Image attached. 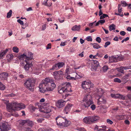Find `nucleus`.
<instances>
[{
    "label": "nucleus",
    "instance_id": "c9c22d12",
    "mask_svg": "<svg viewBox=\"0 0 131 131\" xmlns=\"http://www.w3.org/2000/svg\"><path fill=\"white\" fill-rule=\"evenodd\" d=\"M27 120L26 124L29 126H32L33 125L32 122L30 121L29 120Z\"/></svg>",
    "mask_w": 131,
    "mask_h": 131
},
{
    "label": "nucleus",
    "instance_id": "4468645a",
    "mask_svg": "<svg viewBox=\"0 0 131 131\" xmlns=\"http://www.w3.org/2000/svg\"><path fill=\"white\" fill-rule=\"evenodd\" d=\"M84 103L82 104V106L85 108H88L93 103L92 101H84Z\"/></svg>",
    "mask_w": 131,
    "mask_h": 131
},
{
    "label": "nucleus",
    "instance_id": "864d4df0",
    "mask_svg": "<svg viewBox=\"0 0 131 131\" xmlns=\"http://www.w3.org/2000/svg\"><path fill=\"white\" fill-rule=\"evenodd\" d=\"M30 109L31 110H32L31 111H34L37 109V108L31 105L30 106Z\"/></svg>",
    "mask_w": 131,
    "mask_h": 131
},
{
    "label": "nucleus",
    "instance_id": "f257e3e1",
    "mask_svg": "<svg viewBox=\"0 0 131 131\" xmlns=\"http://www.w3.org/2000/svg\"><path fill=\"white\" fill-rule=\"evenodd\" d=\"M54 81V80L47 78L43 80L39 84V91L42 93L52 91L56 86Z\"/></svg>",
    "mask_w": 131,
    "mask_h": 131
},
{
    "label": "nucleus",
    "instance_id": "a211bd4d",
    "mask_svg": "<svg viewBox=\"0 0 131 131\" xmlns=\"http://www.w3.org/2000/svg\"><path fill=\"white\" fill-rule=\"evenodd\" d=\"M129 76V74H127L122 77L121 79L122 82H123V84H125L128 81V79Z\"/></svg>",
    "mask_w": 131,
    "mask_h": 131
},
{
    "label": "nucleus",
    "instance_id": "338daca9",
    "mask_svg": "<svg viewBox=\"0 0 131 131\" xmlns=\"http://www.w3.org/2000/svg\"><path fill=\"white\" fill-rule=\"evenodd\" d=\"M44 119L43 118H40L38 119L37 120V121L39 123H41L42 121L44 120Z\"/></svg>",
    "mask_w": 131,
    "mask_h": 131
},
{
    "label": "nucleus",
    "instance_id": "f8f14e48",
    "mask_svg": "<svg viewBox=\"0 0 131 131\" xmlns=\"http://www.w3.org/2000/svg\"><path fill=\"white\" fill-rule=\"evenodd\" d=\"M106 99L102 96L99 97L98 99L97 102V104L100 105L101 104L105 103H106Z\"/></svg>",
    "mask_w": 131,
    "mask_h": 131
},
{
    "label": "nucleus",
    "instance_id": "5701e85b",
    "mask_svg": "<svg viewBox=\"0 0 131 131\" xmlns=\"http://www.w3.org/2000/svg\"><path fill=\"white\" fill-rule=\"evenodd\" d=\"M80 28V25L77 26L75 25L73 26L72 28L71 29L73 31H79Z\"/></svg>",
    "mask_w": 131,
    "mask_h": 131
},
{
    "label": "nucleus",
    "instance_id": "393cba45",
    "mask_svg": "<svg viewBox=\"0 0 131 131\" xmlns=\"http://www.w3.org/2000/svg\"><path fill=\"white\" fill-rule=\"evenodd\" d=\"M116 117L119 120H122L125 118V116L124 115H118L116 116Z\"/></svg>",
    "mask_w": 131,
    "mask_h": 131
},
{
    "label": "nucleus",
    "instance_id": "3c124183",
    "mask_svg": "<svg viewBox=\"0 0 131 131\" xmlns=\"http://www.w3.org/2000/svg\"><path fill=\"white\" fill-rule=\"evenodd\" d=\"M108 69V67L107 66H105L103 68V71L104 72H105L107 71Z\"/></svg>",
    "mask_w": 131,
    "mask_h": 131
},
{
    "label": "nucleus",
    "instance_id": "0e129e2a",
    "mask_svg": "<svg viewBox=\"0 0 131 131\" xmlns=\"http://www.w3.org/2000/svg\"><path fill=\"white\" fill-rule=\"evenodd\" d=\"M2 101L5 104H6V105L7 104H8L9 103V101H8L6 100L5 99H3Z\"/></svg>",
    "mask_w": 131,
    "mask_h": 131
},
{
    "label": "nucleus",
    "instance_id": "c03bdc74",
    "mask_svg": "<svg viewBox=\"0 0 131 131\" xmlns=\"http://www.w3.org/2000/svg\"><path fill=\"white\" fill-rule=\"evenodd\" d=\"M114 81L119 83H120L121 82V80L117 78H115L114 80Z\"/></svg>",
    "mask_w": 131,
    "mask_h": 131
},
{
    "label": "nucleus",
    "instance_id": "bb28decb",
    "mask_svg": "<svg viewBox=\"0 0 131 131\" xmlns=\"http://www.w3.org/2000/svg\"><path fill=\"white\" fill-rule=\"evenodd\" d=\"M77 75L76 73L74 72L71 74V76L72 80H75L76 79Z\"/></svg>",
    "mask_w": 131,
    "mask_h": 131
},
{
    "label": "nucleus",
    "instance_id": "4be33fe9",
    "mask_svg": "<svg viewBox=\"0 0 131 131\" xmlns=\"http://www.w3.org/2000/svg\"><path fill=\"white\" fill-rule=\"evenodd\" d=\"M19 124V126L20 127L24 125L25 124H26L27 123V120H19L18 121Z\"/></svg>",
    "mask_w": 131,
    "mask_h": 131
},
{
    "label": "nucleus",
    "instance_id": "f03ea898",
    "mask_svg": "<svg viewBox=\"0 0 131 131\" xmlns=\"http://www.w3.org/2000/svg\"><path fill=\"white\" fill-rule=\"evenodd\" d=\"M35 82V81L34 79H28L24 83L25 86L29 90L33 91Z\"/></svg>",
    "mask_w": 131,
    "mask_h": 131
},
{
    "label": "nucleus",
    "instance_id": "052dcab7",
    "mask_svg": "<svg viewBox=\"0 0 131 131\" xmlns=\"http://www.w3.org/2000/svg\"><path fill=\"white\" fill-rule=\"evenodd\" d=\"M99 22L101 24H102L105 22V19H102L100 20H99Z\"/></svg>",
    "mask_w": 131,
    "mask_h": 131
},
{
    "label": "nucleus",
    "instance_id": "ddd939ff",
    "mask_svg": "<svg viewBox=\"0 0 131 131\" xmlns=\"http://www.w3.org/2000/svg\"><path fill=\"white\" fill-rule=\"evenodd\" d=\"M26 63V64L24 67L26 71L29 70V68L32 66V63L30 62L29 61H25Z\"/></svg>",
    "mask_w": 131,
    "mask_h": 131
},
{
    "label": "nucleus",
    "instance_id": "473e14b6",
    "mask_svg": "<svg viewBox=\"0 0 131 131\" xmlns=\"http://www.w3.org/2000/svg\"><path fill=\"white\" fill-rule=\"evenodd\" d=\"M66 88H65L63 87H62L58 90V92L60 94L64 92H66Z\"/></svg>",
    "mask_w": 131,
    "mask_h": 131
},
{
    "label": "nucleus",
    "instance_id": "e433bc0d",
    "mask_svg": "<svg viewBox=\"0 0 131 131\" xmlns=\"http://www.w3.org/2000/svg\"><path fill=\"white\" fill-rule=\"evenodd\" d=\"M8 50L7 49H6L4 51H3L2 52V53L0 54V56L1 57H2L4 55H5L6 53L7 52Z\"/></svg>",
    "mask_w": 131,
    "mask_h": 131
},
{
    "label": "nucleus",
    "instance_id": "7c9ffc66",
    "mask_svg": "<svg viewBox=\"0 0 131 131\" xmlns=\"http://www.w3.org/2000/svg\"><path fill=\"white\" fill-rule=\"evenodd\" d=\"M26 53H25L23 54H21L19 56L18 58L20 60H21L23 59V58H25L26 59Z\"/></svg>",
    "mask_w": 131,
    "mask_h": 131
},
{
    "label": "nucleus",
    "instance_id": "69168bd1",
    "mask_svg": "<svg viewBox=\"0 0 131 131\" xmlns=\"http://www.w3.org/2000/svg\"><path fill=\"white\" fill-rule=\"evenodd\" d=\"M120 35L123 36H124L126 34V33L124 31H122L120 32Z\"/></svg>",
    "mask_w": 131,
    "mask_h": 131
},
{
    "label": "nucleus",
    "instance_id": "20e7f679",
    "mask_svg": "<svg viewBox=\"0 0 131 131\" xmlns=\"http://www.w3.org/2000/svg\"><path fill=\"white\" fill-rule=\"evenodd\" d=\"M90 82L86 81L82 82L81 84L82 87L85 90L90 88Z\"/></svg>",
    "mask_w": 131,
    "mask_h": 131
},
{
    "label": "nucleus",
    "instance_id": "5fc2aeb1",
    "mask_svg": "<svg viewBox=\"0 0 131 131\" xmlns=\"http://www.w3.org/2000/svg\"><path fill=\"white\" fill-rule=\"evenodd\" d=\"M96 40L98 43H100L101 41V39L100 37H98L96 38Z\"/></svg>",
    "mask_w": 131,
    "mask_h": 131
},
{
    "label": "nucleus",
    "instance_id": "412c9836",
    "mask_svg": "<svg viewBox=\"0 0 131 131\" xmlns=\"http://www.w3.org/2000/svg\"><path fill=\"white\" fill-rule=\"evenodd\" d=\"M72 106V105L71 104H68L64 109V112L66 114H68Z\"/></svg>",
    "mask_w": 131,
    "mask_h": 131
},
{
    "label": "nucleus",
    "instance_id": "c85d7f7f",
    "mask_svg": "<svg viewBox=\"0 0 131 131\" xmlns=\"http://www.w3.org/2000/svg\"><path fill=\"white\" fill-rule=\"evenodd\" d=\"M115 27L116 26L114 24H112L109 26V30L110 31L114 30L115 29Z\"/></svg>",
    "mask_w": 131,
    "mask_h": 131
},
{
    "label": "nucleus",
    "instance_id": "603ef678",
    "mask_svg": "<svg viewBox=\"0 0 131 131\" xmlns=\"http://www.w3.org/2000/svg\"><path fill=\"white\" fill-rule=\"evenodd\" d=\"M107 122L109 124L112 125L113 123V122L110 119H107L106 120Z\"/></svg>",
    "mask_w": 131,
    "mask_h": 131
},
{
    "label": "nucleus",
    "instance_id": "2f4dec72",
    "mask_svg": "<svg viewBox=\"0 0 131 131\" xmlns=\"http://www.w3.org/2000/svg\"><path fill=\"white\" fill-rule=\"evenodd\" d=\"M93 61L94 63L93 66L94 67L96 68L99 66V62L97 60H93Z\"/></svg>",
    "mask_w": 131,
    "mask_h": 131
},
{
    "label": "nucleus",
    "instance_id": "4d7b16f0",
    "mask_svg": "<svg viewBox=\"0 0 131 131\" xmlns=\"http://www.w3.org/2000/svg\"><path fill=\"white\" fill-rule=\"evenodd\" d=\"M83 76V74H81L80 75L77 74V75L76 79L81 78H82Z\"/></svg>",
    "mask_w": 131,
    "mask_h": 131
},
{
    "label": "nucleus",
    "instance_id": "b1692460",
    "mask_svg": "<svg viewBox=\"0 0 131 131\" xmlns=\"http://www.w3.org/2000/svg\"><path fill=\"white\" fill-rule=\"evenodd\" d=\"M71 122L68 121L67 120L65 119V121L63 123L62 126L65 127H67L70 124Z\"/></svg>",
    "mask_w": 131,
    "mask_h": 131
},
{
    "label": "nucleus",
    "instance_id": "c756f323",
    "mask_svg": "<svg viewBox=\"0 0 131 131\" xmlns=\"http://www.w3.org/2000/svg\"><path fill=\"white\" fill-rule=\"evenodd\" d=\"M5 86L0 81V90L4 91L5 89Z\"/></svg>",
    "mask_w": 131,
    "mask_h": 131
},
{
    "label": "nucleus",
    "instance_id": "cd10ccee",
    "mask_svg": "<svg viewBox=\"0 0 131 131\" xmlns=\"http://www.w3.org/2000/svg\"><path fill=\"white\" fill-rule=\"evenodd\" d=\"M119 99H122L123 100H124L125 99V98L122 95L119 94H117L116 98Z\"/></svg>",
    "mask_w": 131,
    "mask_h": 131
},
{
    "label": "nucleus",
    "instance_id": "09e8293b",
    "mask_svg": "<svg viewBox=\"0 0 131 131\" xmlns=\"http://www.w3.org/2000/svg\"><path fill=\"white\" fill-rule=\"evenodd\" d=\"M98 53H97V54H96L95 55L93 56L92 54H90L89 56V57L90 58H92V59H94L98 55Z\"/></svg>",
    "mask_w": 131,
    "mask_h": 131
},
{
    "label": "nucleus",
    "instance_id": "a18cd8bd",
    "mask_svg": "<svg viewBox=\"0 0 131 131\" xmlns=\"http://www.w3.org/2000/svg\"><path fill=\"white\" fill-rule=\"evenodd\" d=\"M57 72V74H58L59 75L60 77L61 75H63V72L61 71H55Z\"/></svg>",
    "mask_w": 131,
    "mask_h": 131
},
{
    "label": "nucleus",
    "instance_id": "2eb2a0df",
    "mask_svg": "<svg viewBox=\"0 0 131 131\" xmlns=\"http://www.w3.org/2000/svg\"><path fill=\"white\" fill-rule=\"evenodd\" d=\"M97 95L99 97L102 96L104 93V91L101 88L96 89Z\"/></svg>",
    "mask_w": 131,
    "mask_h": 131
},
{
    "label": "nucleus",
    "instance_id": "58836bf2",
    "mask_svg": "<svg viewBox=\"0 0 131 131\" xmlns=\"http://www.w3.org/2000/svg\"><path fill=\"white\" fill-rule=\"evenodd\" d=\"M47 1H44L42 3V4L47 6H51L52 5V3H51L49 4V5H48L47 4Z\"/></svg>",
    "mask_w": 131,
    "mask_h": 131
},
{
    "label": "nucleus",
    "instance_id": "79ce46f5",
    "mask_svg": "<svg viewBox=\"0 0 131 131\" xmlns=\"http://www.w3.org/2000/svg\"><path fill=\"white\" fill-rule=\"evenodd\" d=\"M6 57L7 58H8L10 59H11L13 58V56L12 54H7Z\"/></svg>",
    "mask_w": 131,
    "mask_h": 131
},
{
    "label": "nucleus",
    "instance_id": "9b49d317",
    "mask_svg": "<svg viewBox=\"0 0 131 131\" xmlns=\"http://www.w3.org/2000/svg\"><path fill=\"white\" fill-rule=\"evenodd\" d=\"M56 120L57 124L62 126L63 122L65 121V119L64 118L59 117H57L56 118Z\"/></svg>",
    "mask_w": 131,
    "mask_h": 131
},
{
    "label": "nucleus",
    "instance_id": "6ab92c4d",
    "mask_svg": "<svg viewBox=\"0 0 131 131\" xmlns=\"http://www.w3.org/2000/svg\"><path fill=\"white\" fill-rule=\"evenodd\" d=\"M92 101V96L89 94L86 95L83 99V101Z\"/></svg>",
    "mask_w": 131,
    "mask_h": 131
},
{
    "label": "nucleus",
    "instance_id": "13d9d810",
    "mask_svg": "<svg viewBox=\"0 0 131 131\" xmlns=\"http://www.w3.org/2000/svg\"><path fill=\"white\" fill-rule=\"evenodd\" d=\"M111 43L110 42V41H107L105 43V45L104 46V47L106 48L107 46L110 45Z\"/></svg>",
    "mask_w": 131,
    "mask_h": 131
},
{
    "label": "nucleus",
    "instance_id": "8fccbe9b",
    "mask_svg": "<svg viewBox=\"0 0 131 131\" xmlns=\"http://www.w3.org/2000/svg\"><path fill=\"white\" fill-rule=\"evenodd\" d=\"M118 12L119 13H120L122 11V8L120 7L121 5L119 4L118 5Z\"/></svg>",
    "mask_w": 131,
    "mask_h": 131
},
{
    "label": "nucleus",
    "instance_id": "6e6552de",
    "mask_svg": "<svg viewBox=\"0 0 131 131\" xmlns=\"http://www.w3.org/2000/svg\"><path fill=\"white\" fill-rule=\"evenodd\" d=\"M83 122L86 124H92L91 116H88L85 117L83 120Z\"/></svg>",
    "mask_w": 131,
    "mask_h": 131
},
{
    "label": "nucleus",
    "instance_id": "de8ad7c7",
    "mask_svg": "<svg viewBox=\"0 0 131 131\" xmlns=\"http://www.w3.org/2000/svg\"><path fill=\"white\" fill-rule=\"evenodd\" d=\"M118 71L119 72H120L122 73L123 74L124 73V70L122 68V67H120L118 69Z\"/></svg>",
    "mask_w": 131,
    "mask_h": 131
},
{
    "label": "nucleus",
    "instance_id": "72a5a7b5",
    "mask_svg": "<svg viewBox=\"0 0 131 131\" xmlns=\"http://www.w3.org/2000/svg\"><path fill=\"white\" fill-rule=\"evenodd\" d=\"M57 65L58 68L59 69L60 68L62 67L64 64L63 62H60L57 63Z\"/></svg>",
    "mask_w": 131,
    "mask_h": 131
},
{
    "label": "nucleus",
    "instance_id": "423d86ee",
    "mask_svg": "<svg viewBox=\"0 0 131 131\" xmlns=\"http://www.w3.org/2000/svg\"><path fill=\"white\" fill-rule=\"evenodd\" d=\"M66 103V101L62 100H60L57 101L56 105L58 107L61 108L65 105Z\"/></svg>",
    "mask_w": 131,
    "mask_h": 131
},
{
    "label": "nucleus",
    "instance_id": "6e6d98bb",
    "mask_svg": "<svg viewBox=\"0 0 131 131\" xmlns=\"http://www.w3.org/2000/svg\"><path fill=\"white\" fill-rule=\"evenodd\" d=\"M86 40L88 41H92V39L91 37V36H89L87 37Z\"/></svg>",
    "mask_w": 131,
    "mask_h": 131
},
{
    "label": "nucleus",
    "instance_id": "e2e57ef3",
    "mask_svg": "<svg viewBox=\"0 0 131 131\" xmlns=\"http://www.w3.org/2000/svg\"><path fill=\"white\" fill-rule=\"evenodd\" d=\"M96 108V106L94 104H92L91 106V108L92 109V110H94Z\"/></svg>",
    "mask_w": 131,
    "mask_h": 131
},
{
    "label": "nucleus",
    "instance_id": "bf43d9fd",
    "mask_svg": "<svg viewBox=\"0 0 131 131\" xmlns=\"http://www.w3.org/2000/svg\"><path fill=\"white\" fill-rule=\"evenodd\" d=\"M17 21L21 25H23L24 24L23 21L20 19L17 20Z\"/></svg>",
    "mask_w": 131,
    "mask_h": 131
},
{
    "label": "nucleus",
    "instance_id": "774afa93",
    "mask_svg": "<svg viewBox=\"0 0 131 131\" xmlns=\"http://www.w3.org/2000/svg\"><path fill=\"white\" fill-rule=\"evenodd\" d=\"M28 26V24L26 23L24 24V25H23V26L22 27V28L23 29H25L26 27H27Z\"/></svg>",
    "mask_w": 131,
    "mask_h": 131
},
{
    "label": "nucleus",
    "instance_id": "39448f33",
    "mask_svg": "<svg viewBox=\"0 0 131 131\" xmlns=\"http://www.w3.org/2000/svg\"><path fill=\"white\" fill-rule=\"evenodd\" d=\"M14 104L16 107V111L19 110L20 109H24L25 108V105L22 103H18L16 102Z\"/></svg>",
    "mask_w": 131,
    "mask_h": 131
},
{
    "label": "nucleus",
    "instance_id": "ea45409f",
    "mask_svg": "<svg viewBox=\"0 0 131 131\" xmlns=\"http://www.w3.org/2000/svg\"><path fill=\"white\" fill-rule=\"evenodd\" d=\"M12 10H10L9 12L7 13V18H9L12 15Z\"/></svg>",
    "mask_w": 131,
    "mask_h": 131
},
{
    "label": "nucleus",
    "instance_id": "0eeeda50",
    "mask_svg": "<svg viewBox=\"0 0 131 131\" xmlns=\"http://www.w3.org/2000/svg\"><path fill=\"white\" fill-rule=\"evenodd\" d=\"M121 60L119 57H116L114 56H112L109 57V63L116 62L118 61Z\"/></svg>",
    "mask_w": 131,
    "mask_h": 131
},
{
    "label": "nucleus",
    "instance_id": "a878e982",
    "mask_svg": "<svg viewBox=\"0 0 131 131\" xmlns=\"http://www.w3.org/2000/svg\"><path fill=\"white\" fill-rule=\"evenodd\" d=\"M57 72H54L53 73V76L54 78L56 80H59L60 78V76L58 74H57Z\"/></svg>",
    "mask_w": 131,
    "mask_h": 131
},
{
    "label": "nucleus",
    "instance_id": "a19ab883",
    "mask_svg": "<svg viewBox=\"0 0 131 131\" xmlns=\"http://www.w3.org/2000/svg\"><path fill=\"white\" fill-rule=\"evenodd\" d=\"M108 15L105 14H103V15H101L100 17V19H102L105 18L106 17H108Z\"/></svg>",
    "mask_w": 131,
    "mask_h": 131
},
{
    "label": "nucleus",
    "instance_id": "1a4fd4ad",
    "mask_svg": "<svg viewBox=\"0 0 131 131\" xmlns=\"http://www.w3.org/2000/svg\"><path fill=\"white\" fill-rule=\"evenodd\" d=\"M9 74L6 72H3L0 74V79L1 80H6L7 81V78Z\"/></svg>",
    "mask_w": 131,
    "mask_h": 131
},
{
    "label": "nucleus",
    "instance_id": "dca6fc26",
    "mask_svg": "<svg viewBox=\"0 0 131 131\" xmlns=\"http://www.w3.org/2000/svg\"><path fill=\"white\" fill-rule=\"evenodd\" d=\"M65 86L63 87L65 88H66V92H71L72 91L71 90V86L69 83H66L65 84Z\"/></svg>",
    "mask_w": 131,
    "mask_h": 131
},
{
    "label": "nucleus",
    "instance_id": "680f3d73",
    "mask_svg": "<svg viewBox=\"0 0 131 131\" xmlns=\"http://www.w3.org/2000/svg\"><path fill=\"white\" fill-rule=\"evenodd\" d=\"M51 45L50 43H49L47 45V46L46 47V49H50L51 48Z\"/></svg>",
    "mask_w": 131,
    "mask_h": 131
},
{
    "label": "nucleus",
    "instance_id": "7ed1b4c3",
    "mask_svg": "<svg viewBox=\"0 0 131 131\" xmlns=\"http://www.w3.org/2000/svg\"><path fill=\"white\" fill-rule=\"evenodd\" d=\"M15 103H9L7 104L6 108L9 112H10L12 110L16 111V107L14 105Z\"/></svg>",
    "mask_w": 131,
    "mask_h": 131
},
{
    "label": "nucleus",
    "instance_id": "aec40b11",
    "mask_svg": "<svg viewBox=\"0 0 131 131\" xmlns=\"http://www.w3.org/2000/svg\"><path fill=\"white\" fill-rule=\"evenodd\" d=\"M92 123H95V122L98 121L100 119L99 117L97 115L91 116Z\"/></svg>",
    "mask_w": 131,
    "mask_h": 131
},
{
    "label": "nucleus",
    "instance_id": "f3484780",
    "mask_svg": "<svg viewBox=\"0 0 131 131\" xmlns=\"http://www.w3.org/2000/svg\"><path fill=\"white\" fill-rule=\"evenodd\" d=\"M51 111L50 108L49 107L45 106L42 108L41 111L45 113H50Z\"/></svg>",
    "mask_w": 131,
    "mask_h": 131
},
{
    "label": "nucleus",
    "instance_id": "9d476101",
    "mask_svg": "<svg viewBox=\"0 0 131 131\" xmlns=\"http://www.w3.org/2000/svg\"><path fill=\"white\" fill-rule=\"evenodd\" d=\"M26 56L25 61H29L33 59V53L31 52H28L27 53H26Z\"/></svg>",
    "mask_w": 131,
    "mask_h": 131
},
{
    "label": "nucleus",
    "instance_id": "4c0bfd02",
    "mask_svg": "<svg viewBox=\"0 0 131 131\" xmlns=\"http://www.w3.org/2000/svg\"><path fill=\"white\" fill-rule=\"evenodd\" d=\"M13 50L14 52L18 53L19 52L18 48L16 47H14L13 48Z\"/></svg>",
    "mask_w": 131,
    "mask_h": 131
},
{
    "label": "nucleus",
    "instance_id": "49530a36",
    "mask_svg": "<svg viewBox=\"0 0 131 131\" xmlns=\"http://www.w3.org/2000/svg\"><path fill=\"white\" fill-rule=\"evenodd\" d=\"M58 69H59L58 68L57 65V64H55L52 67V68L51 69V70H54V69L58 70Z\"/></svg>",
    "mask_w": 131,
    "mask_h": 131
},
{
    "label": "nucleus",
    "instance_id": "f704fd0d",
    "mask_svg": "<svg viewBox=\"0 0 131 131\" xmlns=\"http://www.w3.org/2000/svg\"><path fill=\"white\" fill-rule=\"evenodd\" d=\"M93 47L94 48L98 49L101 48V47L97 43H94L93 44Z\"/></svg>",
    "mask_w": 131,
    "mask_h": 131
},
{
    "label": "nucleus",
    "instance_id": "37998d69",
    "mask_svg": "<svg viewBox=\"0 0 131 131\" xmlns=\"http://www.w3.org/2000/svg\"><path fill=\"white\" fill-rule=\"evenodd\" d=\"M121 4L122 5L123 7H125L127 5V4L126 2L124 1H122L121 2Z\"/></svg>",
    "mask_w": 131,
    "mask_h": 131
}]
</instances>
